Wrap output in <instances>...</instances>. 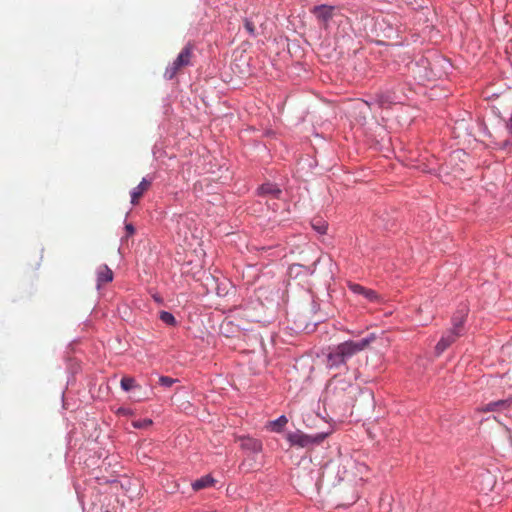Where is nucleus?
I'll return each instance as SVG.
<instances>
[{"mask_svg":"<svg viewBox=\"0 0 512 512\" xmlns=\"http://www.w3.org/2000/svg\"><path fill=\"white\" fill-rule=\"evenodd\" d=\"M375 340L374 334L359 341H345L330 349L326 365L330 369L346 367L347 362L359 352L366 349Z\"/></svg>","mask_w":512,"mask_h":512,"instance_id":"nucleus-1","label":"nucleus"},{"mask_svg":"<svg viewBox=\"0 0 512 512\" xmlns=\"http://www.w3.org/2000/svg\"><path fill=\"white\" fill-rule=\"evenodd\" d=\"M194 44L188 42L180 51L177 58L167 66L164 76L171 80L173 79L181 69L192 65V58L194 52Z\"/></svg>","mask_w":512,"mask_h":512,"instance_id":"nucleus-2","label":"nucleus"},{"mask_svg":"<svg viewBox=\"0 0 512 512\" xmlns=\"http://www.w3.org/2000/svg\"><path fill=\"white\" fill-rule=\"evenodd\" d=\"M325 436H326L325 434H318L315 437H312V436L306 435L302 432H295V433H290L287 438H288V441L291 443V445L304 448L313 443H320L321 441H323Z\"/></svg>","mask_w":512,"mask_h":512,"instance_id":"nucleus-3","label":"nucleus"},{"mask_svg":"<svg viewBox=\"0 0 512 512\" xmlns=\"http://www.w3.org/2000/svg\"><path fill=\"white\" fill-rule=\"evenodd\" d=\"M334 10V6L323 4L313 7L311 12L317 18V20L326 28L328 26L329 21L332 19L334 15Z\"/></svg>","mask_w":512,"mask_h":512,"instance_id":"nucleus-4","label":"nucleus"},{"mask_svg":"<svg viewBox=\"0 0 512 512\" xmlns=\"http://www.w3.org/2000/svg\"><path fill=\"white\" fill-rule=\"evenodd\" d=\"M459 337V332L449 331L437 343L435 350L438 355L443 353Z\"/></svg>","mask_w":512,"mask_h":512,"instance_id":"nucleus-5","label":"nucleus"},{"mask_svg":"<svg viewBox=\"0 0 512 512\" xmlns=\"http://www.w3.org/2000/svg\"><path fill=\"white\" fill-rule=\"evenodd\" d=\"M151 186V180L143 178L142 181L131 191V203L136 205L143 194L149 190Z\"/></svg>","mask_w":512,"mask_h":512,"instance_id":"nucleus-6","label":"nucleus"},{"mask_svg":"<svg viewBox=\"0 0 512 512\" xmlns=\"http://www.w3.org/2000/svg\"><path fill=\"white\" fill-rule=\"evenodd\" d=\"M349 287L354 293L362 295L370 302H378L380 299L379 295L372 289H367L359 284H351Z\"/></svg>","mask_w":512,"mask_h":512,"instance_id":"nucleus-7","label":"nucleus"},{"mask_svg":"<svg viewBox=\"0 0 512 512\" xmlns=\"http://www.w3.org/2000/svg\"><path fill=\"white\" fill-rule=\"evenodd\" d=\"M240 446L244 450L252 452H260L262 450V444L260 441L250 437H240Z\"/></svg>","mask_w":512,"mask_h":512,"instance_id":"nucleus-8","label":"nucleus"},{"mask_svg":"<svg viewBox=\"0 0 512 512\" xmlns=\"http://www.w3.org/2000/svg\"><path fill=\"white\" fill-rule=\"evenodd\" d=\"M510 405L511 402L509 400H498L484 405L480 410L482 412L500 411L507 409Z\"/></svg>","mask_w":512,"mask_h":512,"instance_id":"nucleus-9","label":"nucleus"},{"mask_svg":"<svg viewBox=\"0 0 512 512\" xmlns=\"http://www.w3.org/2000/svg\"><path fill=\"white\" fill-rule=\"evenodd\" d=\"M214 483H215V479L213 477H211L210 475H205V476L195 480L192 483V488L195 491H198L201 489L212 487L214 485Z\"/></svg>","mask_w":512,"mask_h":512,"instance_id":"nucleus-10","label":"nucleus"},{"mask_svg":"<svg viewBox=\"0 0 512 512\" xmlns=\"http://www.w3.org/2000/svg\"><path fill=\"white\" fill-rule=\"evenodd\" d=\"M98 286L104 283L111 282L113 280V272L108 266L104 265L100 267L98 271Z\"/></svg>","mask_w":512,"mask_h":512,"instance_id":"nucleus-11","label":"nucleus"},{"mask_svg":"<svg viewBox=\"0 0 512 512\" xmlns=\"http://www.w3.org/2000/svg\"><path fill=\"white\" fill-rule=\"evenodd\" d=\"M258 17H259V13H254L251 16L245 17L243 20L244 27H245L246 31L248 32L249 35H251L253 37H255L257 35L256 22H255L254 18L257 19Z\"/></svg>","mask_w":512,"mask_h":512,"instance_id":"nucleus-12","label":"nucleus"},{"mask_svg":"<svg viewBox=\"0 0 512 512\" xmlns=\"http://www.w3.org/2000/svg\"><path fill=\"white\" fill-rule=\"evenodd\" d=\"M260 192H261V194H265V195L269 194V195H272L273 197H278L279 194L281 193V190L279 188H277V186L272 183H266L260 187Z\"/></svg>","mask_w":512,"mask_h":512,"instance_id":"nucleus-13","label":"nucleus"},{"mask_svg":"<svg viewBox=\"0 0 512 512\" xmlns=\"http://www.w3.org/2000/svg\"><path fill=\"white\" fill-rule=\"evenodd\" d=\"M159 318L161 319V321H163L165 324L169 326H175L177 324L175 317L170 312L161 311L159 314Z\"/></svg>","mask_w":512,"mask_h":512,"instance_id":"nucleus-14","label":"nucleus"},{"mask_svg":"<svg viewBox=\"0 0 512 512\" xmlns=\"http://www.w3.org/2000/svg\"><path fill=\"white\" fill-rule=\"evenodd\" d=\"M391 103L390 96L385 94H377L374 98L373 104H377L379 107H385Z\"/></svg>","mask_w":512,"mask_h":512,"instance_id":"nucleus-15","label":"nucleus"},{"mask_svg":"<svg viewBox=\"0 0 512 512\" xmlns=\"http://www.w3.org/2000/svg\"><path fill=\"white\" fill-rule=\"evenodd\" d=\"M121 388L125 391H129L132 388L136 387V381L132 377H123L121 379Z\"/></svg>","mask_w":512,"mask_h":512,"instance_id":"nucleus-16","label":"nucleus"},{"mask_svg":"<svg viewBox=\"0 0 512 512\" xmlns=\"http://www.w3.org/2000/svg\"><path fill=\"white\" fill-rule=\"evenodd\" d=\"M464 321H465L464 315L455 316L453 318V329L451 331L459 332V336H460L462 325H463Z\"/></svg>","mask_w":512,"mask_h":512,"instance_id":"nucleus-17","label":"nucleus"},{"mask_svg":"<svg viewBox=\"0 0 512 512\" xmlns=\"http://www.w3.org/2000/svg\"><path fill=\"white\" fill-rule=\"evenodd\" d=\"M287 422H288L287 418L284 415H282L278 419H276L275 421H273L271 423L272 429L274 431L279 432L287 424Z\"/></svg>","mask_w":512,"mask_h":512,"instance_id":"nucleus-18","label":"nucleus"},{"mask_svg":"<svg viewBox=\"0 0 512 512\" xmlns=\"http://www.w3.org/2000/svg\"><path fill=\"white\" fill-rule=\"evenodd\" d=\"M313 228L321 234H325L327 231V224L321 219H314L312 222Z\"/></svg>","mask_w":512,"mask_h":512,"instance_id":"nucleus-19","label":"nucleus"},{"mask_svg":"<svg viewBox=\"0 0 512 512\" xmlns=\"http://www.w3.org/2000/svg\"><path fill=\"white\" fill-rule=\"evenodd\" d=\"M177 380L168 376H161L159 384L164 387H171Z\"/></svg>","mask_w":512,"mask_h":512,"instance_id":"nucleus-20","label":"nucleus"},{"mask_svg":"<svg viewBox=\"0 0 512 512\" xmlns=\"http://www.w3.org/2000/svg\"><path fill=\"white\" fill-rule=\"evenodd\" d=\"M506 127H507V130H508L509 134H510L511 139H506L504 141V145L505 146L510 145L511 142H512V115H511V118L509 119Z\"/></svg>","mask_w":512,"mask_h":512,"instance_id":"nucleus-21","label":"nucleus"},{"mask_svg":"<svg viewBox=\"0 0 512 512\" xmlns=\"http://www.w3.org/2000/svg\"><path fill=\"white\" fill-rule=\"evenodd\" d=\"M125 230L127 232V236H131L135 233V228L131 223L125 225Z\"/></svg>","mask_w":512,"mask_h":512,"instance_id":"nucleus-22","label":"nucleus"},{"mask_svg":"<svg viewBox=\"0 0 512 512\" xmlns=\"http://www.w3.org/2000/svg\"><path fill=\"white\" fill-rule=\"evenodd\" d=\"M118 413L119 414H123V415H127V414H129V410L126 409V408H119L118 409Z\"/></svg>","mask_w":512,"mask_h":512,"instance_id":"nucleus-23","label":"nucleus"},{"mask_svg":"<svg viewBox=\"0 0 512 512\" xmlns=\"http://www.w3.org/2000/svg\"><path fill=\"white\" fill-rule=\"evenodd\" d=\"M156 301L161 302V299L158 297H154Z\"/></svg>","mask_w":512,"mask_h":512,"instance_id":"nucleus-24","label":"nucleus"},{"mask_svg":"<svg viewBox=\"0 0 512 512\" xmlns=\"http://www.w3.org/2000/svg\"><path fill=\"white\" fill-rule=\"evenodd\" d=\"M106 512H109V511H106Z\"/></svg>","mask_w":512,"mask_h":512,"instance_id":"nucleus-25","label":"nucleus"}]
</instances>
